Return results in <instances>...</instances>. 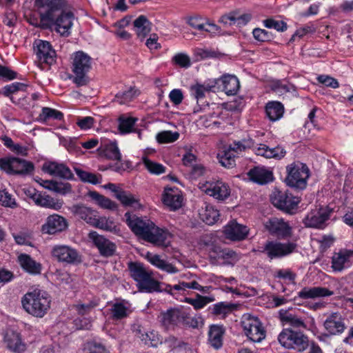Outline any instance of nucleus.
I'll return each instance as SVG.
<instances>
[{
	"label": "nucleus",
	"mask_w": 353,
	"mask_h": 353,
	"mask_svg": "<svg viewBox=\"0 0 353 353\" xmlns=\"http://www.w3.org/2000/svg\"><path fill=\"white\" fill-rule=\"evenodd\" d=\"M34 6L39 10L41 28L54 26L56 32L61 36L70 34L75 17L70 11H61L59 14L64 6L63 0H35Z\"/></svg>",
	"instance_id": "nucleus-1"
},
{
	"label": "nucleus",
	"mask_w": 353,
	"mask_h": 353,
	"mask_svg": "<svg viewBox=\"0 0 353 353\" xmlns=\"http://www.w3.org/2000/svg\"><path fill=\"white\" fill-rule=\"evenodd\" d=\"M124 217L128 226L139 239L161 248L170 245L172 235L166 228L157 226L147 217H140L129 212L125 213Z\"/></svg>",
	"instance_id": "nucleus-2"
},
{
	"label": "nucleus",
	"mask_w": 353,
	"mask_h": 353,
	"mask_svg": "<svg viewBox=\"0 0 353 353\" xmlns=\"http://www.w3.org/2000/svg\"><path fill=\"white\" fill-rule=\"evenodd\" d=\"M21 303L23 309L28 314L37 318H42L50 307L51 297L47 292L34 289L23 296Z\"/></svg>",
	"instance_id": "nucleus-3"
},
{
	"label": "nucleus",
	"mask_w": 353,
	"mask_h": 353,
	"mask_svg": "<svg viewBox=\"0 0 353 353\" xmlns=\"http://www.w3.org/2000/svg\"><path fill=\"white\" fill-rule=\"evenodd\" d=\"M129 270L131 276L137 282V286L141 291H160L159 283L153 279L152 272L148 270L142 263H130Z\"/></svg>",
	"instance_id": "nucleus-4"
},
{
	"label": "nucleus",
	"mask_w": 353,
	"mask_h": 353,
	"mask_svg": "<svg viewBox=\"0 0 353 353\" xmlns=\"http://www.w3.org/2000/svg\"><path fill=\"white\" fill-rule=\"evenodd\" d=\"M277 339L282 347L288 350L301 352L309 347L307 337L302 332L290 328H284L278 335Z\"/></svg>",
	"instance_id": "nucleus-5"
},
{
	"label": "nucleus",
	"mask_w": 353,
	"mask_h": 353,
	"mask_svg": "<svg viewBox=\"0 0 353 353\" xmlns=\"http://www.w3.org/2000/svg\"><path fill=\"white\" fill-rule=\"evenodd\" d=\"M241 325L244 334L254 343H260L265 338L266 331L258 317L250 314H244L241 319Z\"/></svg>",
	"instance_id": "nucleus-6"
},
{
	"label": "nucleus",
	"mask_w": 353,
	"mask_h": 353,
	"mask_svg": "<svg viewBox=\"0 0 353 353\" xmlns=\"http://www.w3.org/2000/svg\"><path fill=\"white\" fill-rule=\"evenodd\" d=\"M287 177L285 182L288 185L303 190L306 188L307 181L310 176L307 166L301 162H295L286 167Z\"/></svg>",
	"instance_id": "nucleus-7"
},
{
	"label": "nucleus",
	"mask_w": 353,
	"mask_h": 353,
	"mask_svg": "<svg viewBox=\"0 0 353 353\" xmlns=\"http://www.w3.org/2000/svg\"><path fill=\"white\" fill-rule=\"evenodd\" d=\"M72 72L75 74L73 82L78 86L85 85V75L91 68V57L83 51H78L72 54Z\"/></svg>",
	"instance_id": "nucleus-8"
},
{
	"label": "nucleus",
	"mask_w": 353,
	"mask_h": 353,
	"mask_svg": "<svg viewBox=\"0 0 353 353\" xmlns=\"http://www.w3.org/2000/svg\"><path fill=\"white\" fill-rule=\"evenodd\" d=\"M34 164L25 159L14 157L0 159V169L8 174L28 175L34 170Z\"/></svg>",
	"instance_id": "nucleus-9"
},
{
	"label": "nucleus",
	"mask_w": 353,
	"mask_h": 353,
	"mask_svg": "<svg viewBox=\"0 0 353 353\" xmlns=\"http://www.w3.org/2000/svg\"><path fill=\"white\" fill-rule=\"evenodd\" d=\"M271 201L275 207L290 214L294 213L300 203L299 197L281 191L274 192L271 196Z\"/></svg>",
	"instance_id": "nucleus-10"
},
{
	"label": "nucleus",
	"mask_w": 353,
	"mask_h": 353,
	"mask_svg": "<svg viewBox=\"0 0 353 353\" xmlns=\"http://www.w3.org/2000/svg\"><path fill=\"white\" fill-rule=\"evenodd\" d=\"M52 257L58 262L67 264H76L81 262L78 252L66 245H55L50 252Z\"/></svg>",
	"instance_id": "nucleus-11"
},
{
	"label": "nucleus",
	"mask_w": 353,
	"mask_h": 353,
	"mask_svg": "<svg viewBox=\"0 0 353 353\" xmlns=\"http://www.w3.org/2000/svg\"><path fill=\"white\" fill-rule=\"evenodd\" d=\"M199 187L202 192L219 201H224L230 195L229 185L222 181L200 183Z\"/></svg>",
	"instance_id": "nucleus-12"
},
{
	"label": "nucleus",
	"mask_w": 353,
	"mask_h": 353,
	"mask_svg": "<svg viewBox=\"0 0 353 353\" xmlns=\"http://www.w3.org/2000/svg\"><path fill=\"white\" fill-rule=\"evenodd\" d=\"M296 248L294 243H282L276 241H268L264 245V252L270 259L281 258L292 253Z\"/></svg>",
	"instance_id": "nucleus-13"
},
{
	"label": "nucleus",
	"mask_w": 353,
	"mask_h": 353,
	"mask_svg": "<svg viewBox=\"0 0 353 353\" xmlns=\"http://www.w3.org/2000/svg\"><path fill=\"white\" fill-rule=\"evenodd\" d=\"M212 263L218 265H234L239 259V255L230 248H221L218 246L213 252L210 254Z\"/></svg>",
	"instance_id": "nucleus-14"
},
{
	"label": "nucleus",
	"mask_w": 353,
	"mask_h": 353,
	"mask_svg": "<svg viewBox=\"0 0 353 353\" xmlns=\"http://www.w3.org/2000/svg\"><path fill=\"white\" fill-rule=\"evenodd\" d=\"M88 237L102 256L110 257L114 254L117 250L116 244L104 236L92 231L88 234Z\"/></svg>",
	"instance_id": "nucleus-15"
},
{
	"label": "nucleus",
	"mask_w": 353,
	"mask_h": 353,
	"mask_svg": "<svg viewBox=\"0 0 353 353\" xmlns=\"http://www.w3.org/2000/svg\"><path fill=\"white\" fill-rule=\"evenodd\" d=\"M330 214V212L325 208H315L307 214L303 222L306 227L321 229L325 227Z\"/></svg>",
	"instance_id": "nucleus-16"
},
{
	"label": "nucleus",
	"mask_w": 353,
	"mask_h": 353,
	"mask_svg": "<svg viewBox=\"0 0 353 353\" xmlns=\"http://www.w3.org/2000/svg\"><path fill=\"white\" fill-rule=\"evenodd\" d=\"M34 50L40 63L52 65L55 61L56 52L46 41L37 40L34 43Z\"/></svg>",
	"instance_id": "nucleus-17"
},
{
	"label": "nucleus",
	"mask_w": 353,
	"mask_h": 353,
	"mask_svg": "<svg viewBox=\"0 0 353 353\" xmlns=\"http://www.w3.org/2000/svg\"><path fill=\"white\" fill-rule=\"evenodd\" d=\"M28 195L37 205L42 208L58 211L63 205L62 199L54 198L48 194H42L35 190H29Z\"/></svg>",
	"instance_id": "nucleus-18"
},
{
	"label": "nucleus",
	"mask_w": 353,
	"mask_h": 353,
	"mask_svg": "<svg viewBox=\"0 0 353 353\" xmlns=\"http://www.w3.org/2000/svg\"><path fill=\"white\" fill-rule=\"evenodd\" d=\"M161 325L166 330H174L181 323L184 319L183 310L179 308H170L161 312L159 317Z\"/></svg>",
	"instance_id": "nucleus-19"
},
{
	"label": "nucleus",
	"mask_w": 353,
	"mask_h": 353,
	"mask_svg": "<svg viewBox=\"0 0 353 353\" xmlns=\"http://www.w3.org/2000/svg\"><path fill=\"white\" fill-rule=\"evenodd\" d=\"M265 226L271 234L278 238L285 239L292 235V228L283 219L271 218L265 223Z\"/></svg>",
	"instance_id": "nucleus-20"
},
{
	"label": "nucleus",
	"mask_w": 353,
	"mask_h": 353,
	"mask_svg": "<svg viewBox=\"0 0 353 353\" xmlns=\"http://www.w3.org/2000/svg\"><path fill=\"white\" fill-rule=\"evenodd\" d=\"M225 237L232 241H241L245 239L249 234V229L246 225L240 224L232 220L225 225L223 230Z\"/></svg>",
	"instance_id": "nucleus-21"
},
{
	"label": "nucleus",
	"mask_w": 353,
	"mask_h": 353,
	"mask_svg": "<svg viewBox=\"0 0 353 353\" xmlns=\"http://www.w3.org/2000/svg\"><path fill=\"white\" fill-rule=\"evenodd\" d=\"M42 170L51 176L63 179L71 180L74 175L71 170L65 163L58 161L45 162Z\"/></svg>",
	"instance_id": "nucleus-22"
},
{
	"label": "nucleus",
	"mask_w": 353,
	"mask_h": 353,
	"mask_svg": "<svg viewBox=\"0 0 353 353\" xmlns=\"http://www.w3.org/2000/svg\"><path fill=\"white\" fill-rule=\"evenodd\" d=\"M353 262V250L341 249L332 257V268L335 272H341L349 268Z\"/></svg>",
	"instance_id": "nucleus-23"
},
{
	"label": "nucleus",
	"mask_w": 353,
	"mask_h": 353,
	"mask_svg": "<svg viewBox=\"0 0 353 353\" xmlns=\"http://www.w3.org/2000/svg\"><path fill=\"white\" fill-rule=\"evenodd\" d=\"M67 228V220L61 215L53 214L47 217L41 231L44 234H54L64 231Z\"/></svg>",
	"instance_id": "nucleus-24"
},
{
	"label": "nucleus",
	"mask_w": 353,
	"mask_h": 353,
	"mask_svg": "<svg viewBox=\"0 0 353 353\" xmlns=\"http://www.w3.org/2000/svg\"><path fill=\"white\" fill-rule=\"evenodd\" d=\"M325 329L332 335L342 334L346 329L345 319L339 312L330 314L324 322Z\"/></svg>",
	"instance_id": "nucleus-25"
},
{
	"label": "nucleus",
	"mask_w": 353,
	"mask_h": 353,
	"mask_svg": "<svg viewBox=\"0 0 353 353\" xmlns=\"http://www.w3.org/2000/svg\"><path fill=\"white\" fill-rule=\"evenodd\" d=\"M162 201L172 210L181 208L183 205V195L176 188H165L162 195Z\"/></svg>",
	"instance_id": "nucleus-26"
},
{
	"label": "nucleus",
	"mask_w": 353,
	"mask_h": 353,
	"mask_svg": "<svg viewBox=\"0 0 353 353\" xmlns=\"http://www.w3.org/2000/svg\"><path fill=\"white\" fill-rule=\"evenodd\" d=\"M4 343L7 348L14 353H22L26 349V345L22 341L20 334L12 330L6 331Z\"/></svg>",
	"instance_id": "nucleus-27"
},
{
	"label": "nucleus",
	"mask_w": 353,
	"mask_h": 353,
	"mask_svg": "<svg viewBox=\"0 0 353 353\" xmlns=\"http://www.w3.org/2000/svg\"><path fill=\"white\" fill-rule=\"evenodd\" d=\"M218 81L217 79H208L202 84L196 83L191 85L190 88L191 95L193 96L197 101L204 99L206 93L215 92Z\"/></svg>",
	"instance_id": "nucleus-28"
},
{
	"label": "nucleus",
	"mask_w": 353,
	"mask_h": 353,
	"mask_svg": "<svg viewBox=\"0 0 353 353\" xmlns=\"http://www.w3.org/2000/svg\"><path fill=\"white\" fill-rule=\"evenodd\" d=\"M145 258L147 261L159 270L165 272L168 274H174L178 272V269L173 264L162 259V257L152 252H147Z\"/></svg>",
	"instance_id": "nucleus-29"
},
{
	"label": "nucleus",
	"mask_w": 353,
	"mask_h": 353,
	"mask_svg": "<svg viewBox=\"0 0 353 353\" xmlns=\"http://www.w3.org/2000/svg\"><path fill=\"white\" fill-rule=\"evenodd\" d=\"M71 210L75 216L92 226L96 223L97 217L99 214L97 210L84 205H73Z\"/></svg>",
	"instance_id": "nucleus-30"
},
{
	"label": "nucleus",
	"mask_w": 353,
	"mask_h": 353,
	"mask_svg": "<svg viewBox=\"0 0 353 353\" xmlns=\"http://www.w3.org/2000/svg\"><path fill=\"white\" fill-rule=\"evenodd\" d=\"M279 316L281 321L296 328H306L304 321L297 315L292 308L289 310L281 309L279 312Z\"/></svg>",
	"instance_id": "nucleus-31"
},
{
	"label": "nucleus",
	"mask_w": 353,
	"mask_h": 353,
	"mask_svg": "<svg viewBox=\"0 0 353 353\" xmlns=\"http://www.w3.org/2000/svg\"><path fill=\"white\" fill-rule=\"evenodd\" d=\"M17 261L21 268L30 274H39L41 272V264L34 260L29 254L23 253L19 254Z\"/></svg>",
	"instance_id": "nucleus-32"
},
{
	"label": "nucleus",
	"mask_w": 353,
	"mask_h": 353,
	"mask_svg": "<svg viewBox=\"0 0 353 353\" xmlns=\"http://www.w3.org/2000/svg\"><path fill=\"white\" fill-rule=\"evenodd\" d=\"M250 179L259 184L263 185L274 179L273 173L265 167H255L248 172Z\"/></svg>",
	"instance_id": "nucleus-33"
},
{
	"label": "nucleus",
	"mask_w": 353,
	"mask_h": 353,
	"mask_svg": "<svg viewBox=\"0 0 353 353\" xmlns=\"http://www.w3.org/2000/svg\"><path fill=\"white\" fill-rule=\"evenodd\" d=\"M333 294L332 291L323 287H305L298 292L299 297L303 299L325 297Z\"/></svg>",
	"instance_id": "nucleus-34"
},
{
	"label": "nucleus",
	"mask_w": 353,
	"mask_h": 353,
	"mask_svg": "<svg viewBox=\"0 0 353 353\" xmlns=\"http://www.w3.org/2000/svg\"><path fill=\"white\" fill-rule=\"evenodd\" d=\"M110 311L112 319L121 320L131 313L130 304L125 301H118L112 305Z\"/></svg>",
	"instance_id": "nucleus-35"
},
{
	"label": "nucleus",
	"mask_w": 353,
	"mask_h": 353,
	"mask_svg": "<svg viewBox=\"0 0 353 353\" xmlns=\"http://www.w3.org/2000/svg\"><path fill=\"white\" fill-rule=\"evenodd\" d=\"M224 332L223 326L217 325L210 326L208 332V341L212 347L215 349L222 347Z\"/></svg>",
	"instance_id": "nucleus-36"
},
{
	"label": "nucleus",
	"mask_w": 353,
	"mask_h": 353,
	"mask_svg": "<svg viewBox=\"0 0 353 353\" xmlns=\"http://www.w3.org/2000/svg\"><path fill=\"white\" fill-rule=\"evenodd\" d=\"M93 227L116 234L121 232L119 227L114 221L113 219L109 217L107 218L105 216H99L98 215L97 217L96 223H94Z\"/></svg>",
	"instance_id": "nucleus-37"
},
{
	"label": "nucleus",
	"mask_w": 353,
	"mask_h": 353,
	"mask_svg": "<svg viewBox=\"0 0 353 353\" xmlns=\"http://www.w3.org/2000/svg\"><path fill=\"white\" fill-rule=\"evenodd\" d=\"M218 83L221 81L223 90L228 95L235 94L239 88V79L234 75H223L221 79H218Z\"/></svg>",
	"instance_id": "nucleus-38"
},
{
	"label": "nucleus",
	"mask_w": 353,
	"mask_h": 353,
	"mask_svg": "<svg viewBox=\"0 0 353 353\" xmlns=\"http://www.w3.org/2000/svg\"><path fill=\"white\" fill-rule=\"evenodd\" d=\"M265 112L272 121L279 120L283 115L284 107L278 101H270L265 105Z\"/></svg>",
	"instance_id": "nucleus-39"
},
{
	"label": "nucleus",
	"mask_w": 353,
	"mask_h": 353,
	"mask_svg": "<svg viewBox=\"0 0 353 353\" xmlns=\"http://www.w3.org/2000/svg\"><path fill=\"white\" fill-rule=\"evenodd\" d=\"M134 26L138 37L141 38H144L151 31V23L143 15L134 20Z\"/></svg>",
	"instance_id": "nucleus-40"
},
{
	"label": "nucleus",
	"mask_w": 353,
	"mask_h": 353,
	"mask_svg": "<svg viewBox=\"0 0 353 353\" xmlns=\"http://www.w3.org/2000/svg\"><path fill=\"white\" fill-rule=\"evenodd\" d=\"M137 118L121 115L119 117V130L121 134H128L134 131V128Z\"/></svg>",
	"instance_id": "nucleus-41"
},
{
	"label": "nucleus",
	"mask_w": 353,
	"mask_h": 353,
	"mask_svg": "<svg viewBox=\"0 0 353 353\" xmlns=\"http://www.w3.org/2000/svg\"><path fill=\"white\" fill-rule=\"evenodd\" d=\"M252 17L250 14H243L240 16H235L234 14H229L223 16L221 21L230 26H243L246 25L251 19Z\"/></svg>",
	"instance_id": "nucleus-42"
},
{
	"label": "nucleus",
	"mask_w": 353,
	"mask_h": 353,
	"mask_svg": "<svg viewBox=\"0 0 353 353\" xmlns=\"http://www.w3.org/2000/svg\"><path fill=\"white\" fill-rule=\"evenodd\" d=\"M119 201L124 206L131 207L135 210H138L142 208L140 203L139 199L131 193L123 191L122 193L118 194Z\"/></svg>",
	"instance_id": "nucleus-43"
},
{
	"label": "nucleus",
	"mask_w": 353,
	"mask_h": 353,
	"mask_svg": "<svg viewBox=\"0 0 353 353\" xmlns=\"http://www.w3.org/2000/svg\"><path fill=\"white\" fill-rule=\"evenodd\" d=\"M201 219L208 225H213L216 223L219 218V212L213 206L207 205L200 212Z\"/></svg>",
	"instance_id": "nucleus-44"
},
{
	"label": "nucleus",
	"mask_w": 353,
	"mask_h": 353,
	"mask_svg": "<svg viewBox=\"0 0 353 353\" xmlns=\"http://www.w3.org/2000/svg\"><path fill=\"white\" fill-rule=\"evenodd\" d=\"M139 95V92L134 88L125 91L119 92L114 97V101L121 105L128 104Z\"/></svg>",
	"instance_id": "nucleus-45"
},
{
	"label": "nucleus",
	"mask_w": 353,
	"mask_h": 353,
	"mask_svg": "<svg viewBox=\"0 0 353 353\" xmlns=\"http://www.w3.org/2000/svg\"><path fill=\"white\" fill-rule=\"evenodd\" d=\"M214 301V298L213 296H201L199 294H196V298L187 297L185 299V302L192 305L196 310L203 308Z\"/></svg>",
	"instance_id": "nucleus-46"
},
{
	"label": "nucleus",
	"mask_w": 353,
	"mask_h": 353,
	"mask_svg": "<svg viewBox=\"0 0 353 353\" xmlns=\"http://www.w3.org/2000/svg\"><path fill=\"white\" fill-rule=\"evenodd\" d=\"M39 118L40 121L43 122L51 120L61 121L63 119V114L57 110L45 107L42 108Z\"/></svg>",
	"instance_id": "nucleus-47"
},
{
	"label": "nucleus",
	"mask_w": 353,
	"mask_h": 353,
	"mask_svg": "<svg viewBox=\"0 0 353 353\" xmlns=\"http://www.w3.org/2000/svg\"><path fill=\"white\" fill-rule=\"evenodd\" d=\"M271 89L278 95H283L288 92L294 91V85L281 80H276L272 82Z\"/></svg>",
	"instance_id": "nucleus-48"
},
{
	"label": "nucleus",
	"mask_w": 353,
	"mask_h": 353,
	"mask_svg": "<svg viewBox=\"0 0 353 353\" xmlns=\"http://www.w3.org/2000/svg\"><path fill=\"white\" fill-rule=\"evenodd\" d=\"M235 308L236 306L232 303L219 302L213 305L212 314L216 316H220L221 318H225Z\"/></svg>",
	"instance_id": "nucleus-49"
},
{
	"label": "nucleus",
	"mask_w": 353,
	"mask_h": 353,
	"mask_svg": "<svg viewBox=\"0 0 353 353\" xmlns=\"http://www.w3.org/2000/svg\"><path fill=\"white\" fill-rule=\"evenodd\" d=\"M236 157L234 152L228 148L222 150L217 155L219 162L225 168H231L235 164Z\"/></svg>",
	"instance_id": "nucleus-50"
},
{
	"label": "nucleus",
	"mask_w": 353,
	"mask_h": 353,
	"mask_svg": "<svg viewBox=\"0 0 353 353\" xmlns=\"http://www.w3.org/2000/svg\"><path fill=\"white\" fill-rule=\"evenodd\" d=\"M216 238L213 234H206L202 236L199 241V245L202 249L205 250L208 252V254L213 252L214 250L218 247L215 244Z\"/></svg>",
	"instance_id": "nucleus-51"
},
{
	"label": "nucleus",
	"mask_w": 353,
	"mask_h": 353,
	"mask_svg": "<svg viewBox=\"0 0 353 353\" xmlns=\"http://www.w3.org/2000/svg\"><path fill=\"white\" fill-rule=\"evenodd\" d=\"M163 344L171 350H174L175 353H179L181 351L185 350L188 347V344L179 340L173 336H170L166 338Z\"/></svg>",
	"instance_id": "nucleus-52"
},
{
	"label": "nucleus",
	"mask_w": 353,
	"mask_h": 353,
	"mask_svg": "<svg viewBox=\"0 0 353 353\" xmlns=\"http://www.w3.org/2000/svg\"><path fill=\"white\" fill-rule=\"evenodd\" d=\"M142 161L145 168L152 174L159 175L165 172V166L161 163L151 161L146 156L142 157Z\"/></svg>",
	"instance_id": "nucleus-53"
},
{
	"label": "nucleus",
	"mask_w": 353,
	"mask_h": 353,
	"mask_svg": "<svg viewBox=\"0 0 353 353\" xmlns=\"http://www.w3.org/2000/svg\"><path fill=\"white\" fill-rule=\"evenodd\" d=\"M98 305L99 300L93 299L87 303H77L74 305V307L78 314L84 316L90 314L91 311Z\"/></svg>",
	"instance_id": "nucleus-54"
},
{
	"label": "nucleus",
	"mask_w": 353,
	"mask_h": 353,
	"mask_svg": "<svg viewBox=\"0 0 353 353\" xmlns=\"http://www.w3.org/2000/svg\"><path fill=\"white\" fill-rule=\"evenodd\" d=\"M179 138V133L177 132H172L165 130L159 132L156 139L160 143H170L176 141Z\"/></svg>",
	"instance_id": "nucleus-55"
},
{
	"label": "nucleus",
	"mask_w": 353,
	"mask_h": 353,
	"mask_svg": "<svg viewBox=\"0 0 353 353\" xmlns=\"http://www.w3.org/2000/svg\"><path fill=\"white\" fill-rule=\"evenodd\" d=\"M12 236L17 244L21 245H30L32 240V232L28 230L20 231L13 233Z\"/></svg>",
	"instance_id": "nucleus-56"
},
{
	"label": "nucleus",
	"mask_w": 353,
	"mask_h": 353,
	"mask_svg": "<svg viewBox=\"0 0 353 353\" xmlns=\"http://www.w3.org/2000/svg\"><path fill=\"white\" fill-rule=\"evenodd\" d=\"M0 204L4 207L11 208H15L17 206L15 199L6 190L0 191Z\"/></svg>",
	"instance_id": "nucleus-57"
},
{
	"label": "nucleus",
	"mask_w": 353,
	"mask_h": 353,
	"mask_svg": "<svg viewBox=\"0 0 353 353\" xmlns=\"http://www.w3.org/2000/svg\"><path fill=\"white\" fill-rule=\"evenodd\" d=\"M105 154L112 160H120L121 157L119 149L115 142H111L105 145Z\"/></svg>",
	"instance_id": "nucleus-58"
},
{
	"label": "nucleus",
	"mask_w": 353,
	"mask_h": 353,
	"mask_svg": "<svg viewBox=\"0 0 353 353\" xmlns=\"http://www.w3.org/2000/svg\"><path fill=\"white\" fill-rule=\"evenodd\" d=\"M96 123L94 117H78L77 118L76 124L77 125L83 130H87L92 128Z\"/></svg>",
	"instance_id": "nucleus-59"
},
{
	"label": "nucleus",
	"mask_w": 353,
	"mask_h": 353,
	"mask_svg": "<svg viewBox=\"0 0 353 353\" xmlns=\"http://www.w3.org/2000/svg\"><path fill=\"white\" fill-rule=\"evenodd\" d=\"M183 314L184 319H183V321H181V323L187 327L197 328L202 323L201 316H189L188 313L185 310H183Z\"/></svg>",
	"instance_id": "nucleus-60"
},
{
	"label": "nucleus",
	"mask_w": 353,
	"mask_h": 353,
	"mask_svg": "<svg viewBox=\"0 0 353 353\" xmlns=\"http://www.w3.org/2000/svg\"><path fill=\"white\" fill-rule=\"evenodd\" d=\"M252 34L255 40L259 42H266L272 39V34L264 29L254 28Z\"/></svg>",
	"instance_id": "nucleus-61"
},
{
	"label": "nucleus",
	"mask_w": 353,
	"mask_h": 353,
	"mask_svg": "<svg viewBox=\"0 0 353 353\" xmlns=\"http://www.w3.org/2000/svg\"><path fill=\"white\" fill-rule=\"evenodd\" d=\"M275 277L290 283L294 282L296 275L289 269H281L275 272Z\"/></svg>",
	"instance_id": "nucleus-62"
},
{
	"label": "nucleus",
	"mask_w": 353,
	"mask_h": 353,
	"mask_svg": "<svg viewBox=\"0 0 353 353\" xmlns=\"http://www.w3.org/2000/svg\"><path fill=\"white\" fill-rule=\"evenodd\" d=\"M172 61L174 64L181 68H188L191 65L189 56L185 53H178L172 57Z\"/></svg>",
	"instance_id": "nucleus-63"
},
{
	"label": "nucleus",
	"mask_w": 353,
	"mask_h": 353,
	"mask_svg": "<svg viewBox=\"0 0 353 353\" xmlns=\"http://www.w3.org/2000/svg\"><path fill=\"white\" fill-rule=\"evenodd\" d=\"M263 24L268 28H273L280 32H283L287 29V24L285 22L272 19L264 20Z\"/></svg>",
	"instance_id": "nucleus-64"
}]
</instances>
